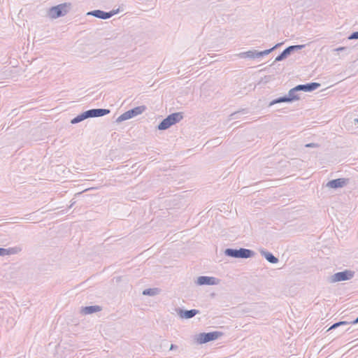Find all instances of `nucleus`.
<instances>
[{
    "instance_id": "dca6fc26",
    "label": "nucleus",
    "mask_w": 358,
    "mask_h": 358,
    "mask_svg": "<svg viewBox=\"0 0 358 358\" xmlns=\"http://www.w3.org/2000/svg\"><path fill=\"white\" fill-rule=\"evenodd\" d=\"M299 90L297 89L296 86L289 90V91L288 92L287 96L290 102H293L294 101H298L300 99V96L297 94Z\"/></svg>"
},
{
    "instance_id": "423d86ee",
    "label": "nucleus",
    "mask_w": 358,
    "mask_h": 358,
    "mask_svg": "<svg viewBox=\"0 0 358 358\" xmlns=\"http://www.w3.org/2000/svg\"><path fill=\"white\" fill-rule=\"evenodd\" d=\"M117 13V10H111L110 12H105L101 10H94L87 13V15H92L95 17L106 20L110 18L115 14Z\"/></svg>"
},
{
    "instance_id": "473e14b6",
    "label": "nucleus",
    "mask_w": 358,
    "mask_h": 358,
    "mask_svg": "<svg viewBox=\"0 0 358 358\" xmlns=\"http://www.w3.org/2000/svg\"><path fill=\"white\" fill-rule=\"evenodd\" d=\"M75 203H76L75 201H72L71 206H69V208H71Z\"/></svg>"
},
{
    "instance_id": "1a4fd4ad",
    "label": "nucleus",
    "mask_w": 358,
    "mask_h": 358,
    "mask_svg": "<svg viewBox=\"0 0 358 358\" xmlns=\"http://www.w3.org/2000/svg\"><path fill=\"white\" fill-rule=\"evenodd\" d=\"M348 182H349L348 178H338V179H334V180H331L329 181L327 183V187L332 188V189H337V188L343 187L345 186L346 185L348 184Z\"/></svg>"
},
{
    "instance_id": "2f4dec72",
    "label": "nucleus",
    "mask_w": 358,
    "mask_h": 358,
    "mask_svg": "<svg viewBox=\"0 0 358 358\" xmlns=\"http://www.w3.org/2000/svg\"><path fill=\"white\" fill-rule=\"evenodd\" d=\"M350 322V324H357L358 323V317L355 320H353L352 322Z\"/></svg>"
},
{
    "instance_id": "a878e982",
    "label": "nucleus",
    "mask_w": 358,
    "mask_h": 358,
    "mask_svg": "<svg viewBox=\"0 0 358 358\" xmlns=\"http://www.w3.org/2000/svg\"><path fill=\"white\" fill-rule=\"evenodd\" d=\"M306 45H290L289 46V50H290L292 52L294 51L299 50L303 49Z\"/></svg>"
},
{
    "instance_id": "bb28decb",
    "label": "nucleus",
    "mask_w": 358,
    "mask_h": 358,
    "mask_svg": "<svg viewBox=\"0 0 358 358\" xmlns=\"http://www.w3.org/2000/svg\"><path fill=\"white\" fill-rule=\"evenodd\" d=\"M241 113H242V114H245V113H245V110H241V111H236V112H235V113H231V114L230 115L231 120H235V119L238 118V117L239 114H241Z\"/></svg>"
},
{
    "instance_id": "c756f323",
    "label": "nucleus",
    "mask_w": 358,
    "mask_h": 358,
    "mask_svg": "<svg viewBox=\"0 0 358 358\" xmlns=\"http://www.w3.org/2000/svg\"><path fill=\"white\" fill-rule=\"evenodd\" d=\"M176 349H178V346L176 345L171 344L169 350H176Z\"/></svg>"
},
{
    "instance_id": "9b49d317",
    "label": "nucleus",
    "mask_w": 358,
    "mask_h": 358,
    "mask_svg": "<svg viewBox=\"0 0 358 358\" xmlns=\"http://www.w3.org/2000/svg\"><path fill=\"white\" fill-rule=\"evenodd\" d=\"M320 86V84L318 83H310L303 85H296L299 92H312L317 89Z\"/></svg>"
},
{
    "instance_id": "412c9836",
    "label": "nucleus",
    "mask_w": 358,
    "mask_h": 358,
    "mask_svg": "<svg viewBox=\"0 0 358 358\" xmlns=\"http://www.w3.org/2000/svg\"><path fill=\"white\" fill-rule=\"evenodd\" d=\"M282 102H290L289 99H288L287 95H285V96H280L279 98H277V99L273 100L270 103V106H272V105H274V104H276V103H282Z\"/></svg>"
},
{
    "instance_id": "4be33fe9",
    "label": "nucleus",
    "mask_w": 358,
    "mask_h": 358,
    "mask_svg": "<svg viewBox=\"0 0 358 358\" xmlns=\"http://www.w3.org/2000/svg\"><path fill=\"white\" fill-rule=\"evenodd\" d=\"M278 45H280V43L276 44L275 46H273V48H271L270 49L265 50L261 51V52L258 51V54H257L256 55H258L259 57H263L264 55H267L270 52H271L275 48H276Z\"/></svg>"
},
{
    "instance_id": "f8f14e48",
    "label": "nucleus",
    "mask_w": 358,
    "mask_h": 358,
    "mask_svg": "<svg viewBox=\"0 0 358 358\" xmlns=\"http://www.w3.org/2000/svg\"><path fill=\"white\" fill-rule=\"evenodd\" d=\"M22 248L20 246H15L8 248H0V256L4 257L18 254L21 252Z\"/></svg>"
},
{
    "instance_id": "0eeeda50",
    "label": "nucleus",
    "mask_w": 358,
    "mask_h": 358,
    "mask_svg": "<svg viewBox=\"0 0 358 358\" xmlns=\"http://www.w3.org/2000/svg\"><path fill=\"white\" fill-rule=\"evenodd\" d=\"M220 280L211 276H199L197 278L196 283L199 285H216L220 283Z\"/></svg>"
},
{
    "instance_id": "ddd939ff",
    "label": "nucleus",
    "mask_w": 358,
    "mask_h": 358,
    "mask_svg": "<svg viewBox=\"0 0 358 358\" xmlns=\"http://www.w3.org/2000/svg\"><path fill=\"white\" fill-rule=\"evenodd\" d=\"M259 252L268 262L271 264H276L278 262V259L275 257L272 253L266 251L264 249H260Z\"/></svg>"
},
{
    "instance_id": "7ed1b4c3",
    "label": "nucleus",
    "mask_w": 358,
    "mask_h": 358,
    "mask_svg": "<svg viewBox=\"0 0 358 358\" xmlns=\"http://www.w3.org/2000/svg\"><path fill=\"white\" fill-rule=\"evenodd\" d=\"M146 109V107L145 106H140L135 107L131 110H129L122 115H120L116 120V122L120 123L121 122H123L124 120H129L134 117H136L138 115H141L143 113Z\"/></svg>"
},
{
    "instance_id": "39448f33",
    "label": "nucleus",
    "mask_w": 358,
    "mask_h": 358,
    "mask_svg": "<svg viewBox=\"0 0 358 358\" xmlns=\"http://www.w3.org/2000/svg\"><path fill=\"white\" fill-rule=\"evenodd\" d=\"M355 275V272L351 270H345L341 272H338L331 275L329 278V282L331 283L345 281L352 279Z\"/></svg>"
},
{
    "instance_id": "cd10ccee",
    "label": "nucleus",
    "mask_w": 358,
    "mask_h": 358,
    "mask_svg": "<svg viewBox=\"0 0 358 358\" xmlns=\"http://www.w3.org/2000/svg\"><path fill=\"white\" fill-rule=\"evenodd\" d=\"M348 39H349V40L358 39V31H355V32L352 33V34L348 36Z\"/></svg>"
},
{
    "instance_id": "20e7f679",
    "label": "nucleus",
    "mask_w": 358,
    "mask_h": 358,
    "mask_svg": "<svg viewBox=\"0 0 358 358\" xmlns=\"http://www.w3.org/2000/svg\"><path fill=\"white\" fill-rule=\"evenodd\" d=\"M69 6L70 4H67L65 3L52 7L49 10V16L51 18L55 19L61 16L65 15L69 12Z\"/></svg>"
},
{
    "instance_id": "6ab92c4d",
    "label": "nucleus",
    "mask_w": 358,
    "mask_h": 358,
    "mask_svg": "<svg viewBox=\"0 0 358 358\" xmlns=\"http://www.w3.org/2000/svg\"><path fill=\"white\" fill-rule=\"evenodd\" d=\"M87 119V116L86 115V113L85 111L78 115L76 117H75L74 118H73L71 120V123L73 124H77V123H79Z\"/></svg>"
},
{
    "instance_id": "4468645a",
    "label": "nucleus",
    "mask_w": 358,
    "mask_h": 358,
    "mask_svg": "<svg viewBox=\"0 0 358 358\" xmlns=\"http://www.w3.org/2000/svg\"><path fill=\"white\" fill-rule=\"evenodd\" d=\"M101 310V307L99 306H90L82 308V313L89 315Z\"/></svg>"
},
{
    "instance_id": "b1692460",
    "label": "nucleus",
    "mask_w": 358,
    "mask_h": 358,
    "mask_svg": "<svg viewBox=\"0 0 358 358\" xmlns=\"http://www.w3.org/2000/svg\"><path fill=\"white\" fill-rule=\"evenodd\" d=\"M350 322H347V321H341V322H336L334 324H333L327 331H330V330H332V329H334L340 326H342V325H348L349 324Z\"/></svg>"
},
{
    "instance_id": "393cba45",
    "label": "nucleus",
    "mask_w": 358,
    "mask_h": 358,
    "mask_svg": "<svg viewBox=\"0 0 358 358\" xmlns=\"http://www.w3.org/2000/svg\"><path fill=\"white\" fill-rule=\"evenodd\" d=\"M345 120L348 122L354 123L355 125L356 126V128H358V117H355L350 115V116L346 117Z\"/></svg>"
},
{
    "instance_id": "9d476101",
    "label": "nucleus",
    "mask_w": 358,
    "mask_h": 358,
    "mask_svg": "<svg viewBox=\"0 0 358 358\" xmlns=\"http://www.w3.org/2000/svg\"><path fill=\"white\" fill-rule=\"evenodd\" d=\"M176 311H177L178 315L181 318H185V319L192 318L196 315L199 313V310H196V309L182 310V309L178 308V309L176 310Z\"/></svg>"
},
{
    "instance_id": "f03ea898",
    "label": "nucleus",
    "mask_w": 358,
    "mask_h": 358,
    "mask_svg": "<svg viewBox=\"0 0 358 358\" xmlns=\"http://www.w3.org/2000/svg\"><path fill=\"white\" fill-rule=\"evenodd\" d=\"M222 335V332L217 331L207 333L203 332L196 335L195 340L197 343L203 344L210 341H215Z\"/></svg>"
},
{
    "instance_id": "6e6552de",
    "label": "nucleus",
    "mask_w": 358,
    "mask_h": 358,
    "mask_svg": "<svg viewBox=\"0 0 358 358\" xmlns=\"http://www.w3.org/2000/svg\"><path fill=\"white\" fill-rule=\"evenodd\" d=\"M110 110L106 108H93L85 111L87 118L102 117L109 114Z\"/></svg>"
},
{
    "instance_id": "f257e3e1",
    "label": "nucleus",
    "mask_w": 358,
    "mask_h": 358,
    "mask_svg": "<svg viewBox=\"0 0 358 358\" xmlns=\"http://www.w3.org/2000/svg\"><path fill=\"white\" fill-rule=\"evenodd\" d=\"M224 255L234 258L248 259L254 257L255 252L252 250L242 248L239 249L227 248L224 250Z\"/></svg>"
},
{
    "instance_id": "aec40b11",
    "label": "nucleus",
    "mask_w": 358,
    "mask_h": 358,
    "mask_svg": "<svg viewBox=\"0 0 358 358\" xmlns=\"http://www.w3.org/2000/svg\"><path fill=\"white\" fill-rule=\"evenodd\" d=\"M171 126L172 124L167 119V117H166L159 124V125L157 126V129L159 130H165L169 129Z\"/></svg>"
},
{
    "instance_id": "f3484780",
    "label": "nucleus",
    "mask_w": 358,
    "mask_h": 358,
    "mask_svg": "<svg viewBox=\"0 0 358 358\" xmlns=\"http://www.w3.org/2000/svg\"><path fill=\"white\" fill-rule=\"evenodd\" d=\"M257 54H258L257 50H249L247 52H241L239 55L241 58L248 57V58L255 59V58H259L258 55H256Z\"/></svg>"
},
{
    "instance_id": "5701e85b",
    "label": "nucleus",
    "mask_w": 358,
    "mask_h": 358,
    "mask_svg": "<svg viewBox=\"0 0 358 358\" xmlns=\"http://www.w3.org/2000/svg\"><path fill=\"white\" fill-rule=\"evenodd\" d=\"M158 290L156 288H150V289H145L143 291V295H148V296H155L157 294Z\"/></svg>"
},
{
    "instance_id": "2eb2a0df",
    "label": "nucleus",
    "mask_w": 358,
    "mask_h": 358,
    "mask_svg": "<svg viewBox=\"0 0 358 358\" xmlns=\"http://www.w3.org/2000/svg\"><path fill=\"white\" fill-rule=\"evenodd\" d=\"M166 117L172 124V125H173L179 122L183 118V115L182 113H173L168 115Z\"/></svg>"
},
{
    "instance_id": "7c9ffc66",
    "label": "nucleus",
    "mask_w": 358,
    "mask_h": 358,
    "mask_svg": "<svg viewBox=\"0 0 358 358\" xmlns=\"http://www.w3.org/2000/svg\"><path fill=\"white\" fill-rule=\"evenodd\" d=\"M347 48L345 47H340V48H338L336 49H335L336 51L337 52H340V51H343V50H346Z\"/></svg>"
},
{
    "instance_id": "c85d7f7f",
    "label": "nucleus",
    "mask_w": 358,
    "mask_h": 358,
    "mask_svg": "<svg viewBox=\"0 0 358 358\" xmlns=\"http://www.w3.org/2000/svg\"><path fill=\"white\" fill-rule=\"evenodd\" d=\"M316 146H317V145L315 143H308V144L306 145V148H313V147H316Z\"/></svg>"
},
{
    "instance_id": "a211bd4d",
    "label": "nucleus",
    "mask_w": 358,
    "mask_h": 358,
    "mask_svg": "<svg viewBox=\"0 0 358 358\" xmlns=\"http://www.w3.org/2000/svg\"><path fill=\"white\" fill-rule=\"evenodd\" d=\"M292 53V52L290 50H289V48H286L279 55H278L275 59V61L274 62H280V61H282L284 60L285 59H286L290 54Z\"/></svg>"
}]
</instances>
